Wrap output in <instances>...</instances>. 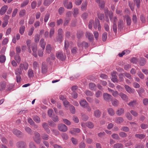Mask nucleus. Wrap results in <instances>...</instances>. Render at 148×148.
<instances>
[{
  "instance_id": "nucleus-45",
  "label": "nucleus",
  "mask_w": 148,
  "mask_h": 148,
  "mask_svg": "<svg viewBox=\"0 0 148 148\" xmlns=\"http://www.w3.org/2000/svg\"><path fill=\"white\" fill-rule=\"evenodd\" d=\"M70 110L71 112L74 114L75 112V110L74 107L72 105H71L70 107Z\"/></svg>"
},
{
  "instance_id": "nucleus-14",
  "label": "nucleus",
  "mask_w": 148,
  "mask_h": 148,
  "mask_svg": "<svg viewBox=\"0 0 148 148\" xmlns=\"http://www.w3.org/2000/svg\"><path fill=\"white\" fill-rule=\"evenodd\" d=\"M119 95L121 98L124 101L126 102L128 101V98L126 95L122 93H120Z\"/></svg>"
},
{
  "instance_id": "nucleus-4",
  "label": "nucleus",
  "mask_w": 148,
  "mask_h": 148,
  "mask_svg": "<svg viewBox=\"0 0 148 148\" xmlns=\"http://www.w3.org/2000/svg\"><path fill=\"white\" fill-rule=\"evenodd\" d=\"M32 48L33 52V55L35 57H37V51L38 49L37 45L35 43L32 44Z\"/></svg>"
},
{
  "instance_id": "nucleus-41",
  "label": "nucleus",
  "mask_w": 148,
  "mask_h": 148,
  "mask_svg": "<svg viewBox=\"0 0 148 148\" xmlns=\"http://www.w3.org/2000/svg\"><path fill=\"white\" fill-rule=\"evenodd\" d=\"M86 125L90 128H92L94 126L93 124L90 122H87L86 124Z\"/></svg>"
},
{
  "instance_id": "nucleus-12",
  "label": "nucleus",
  "mask_w": 148,
  "mask_h": 148,
  "mask_svg": "<svg viewBox=\"0 0 148 148\" xmlns=\"http://www.w3.org/2000/svg\"><path fill=\"white\" fill-rule=\"evenodd\" d=\"M8 19L9 16L7 15H5L4 17V21L2 24L3 27H4L7 25L8 23Z\"/></svg>"
},
{
  "instance_id": "nucleus-1",
  "label": "nucleus",
  "mask_w": 148,
  "mask_h": 148,
  "mask_svg": "<svg viewBox=\"0 0 148 148\" xmlns=\"http://www.w3.org/2000/svg\"><path fill=\"white\" fill-rule=\"evenodd\" d=\"M29 66L28 64L25 63L20 64L19 68H17L15 70V74L16 75H21L22 74V70L24 69L25 70L27 69Z\"/></svg>"
},
{
  "instance_id": "nucleus-11",
  "label": "nucleus",
  "mask_w": 148,
  "mask_h": 148,
  "mask_svg": "<svg viewBox=\"0 0 148 148\" xmlns=\"http://www.w3.org/2000/svg\"><path fill=\"white\" fill-rule=\"evenodd\" d=\"M85 36L90 40H91L93 39V36L92 34L88 32H87L85 33Z\"/></svg>"
},
{
  "instance_id": "nucleus-33",
  "label": "nucleus",
  "mask_w": 148,
  "mask_h": 148,
  "mask_svg": "<svg viewBox=\"0 0 148 148\" xmlns=\"http://www.w3.org/2000/svg\"><path fill=\"white\" fill-rule=\"evenodd\" d=\"M135 137L140 139H142L144 138L145 137V135L144 134H136L135 135Z\"/></svg>"
},
{
  "instance_id": "nucleus-37",
  "label": "nucleus",
  "mask_w": 148,
  "mask_h": 148,
  "mask_svg": "<svg viewBox=\"0 0 148 148\" xmlns=\"http://www.w3.org/2000/svg\"><path fill=\"white\" fill-rule=\"evenodd\" d=\"M51 45H48L46 47V50L47 53H49L51 52Z\"/></svg>"
},
{
  "instance_id": "nucleus-59",
  "label": "nucleus",
  "mask_w": 148,
  "mask_h": 148,
  "mask_svg": "<svg viewBox=\"0 0 148 148\" xmlns=\"http://www.w3.org/2000/svg\"><path fill=\"white\" fill-rule=\"evenodd\" d=\"M58 35L59 36H63V32L62 29L61 28H60L58 31Z\"/></svg>"
},
{
  "instance_id": "nucleus-27",
  "label": "nucleus",
  "mask_w": 148,
  "mask_h": 148,
  "mask_svg": "<svg viewBox=\"0 0 148 148\" xmlns=\"http://www.w3.org/2000/svg\"><path fill=\"white\" fill-rule=\"evenodd\" d=\"M25 26L23 25H21L20 27L19 32L21 35L23 34L24 33L25 30Z\"/></svg>"
},
{
  "instance_id": "nucleus-51",
  "label": "nucleus",
  "mask_w": 148,
  "mask_h": 148,
  "mask_svg": "<svg viewBox=\"0 0 148 148\" xmlns=\"http://www.w3.org/2000/svg\"><path fill=\"white\" fill-rule=\"evenodd\" d=\"M123 25V21L122 20H120L119 21L118 23V28H121Z\"/></svg>"
},
{
  "instance_id": "nucleus-62",
  "label": "nucleus",
  "mask_w": 148,
  "mask_h": 148,
  "mask_svg": "<svg viewBox=\"0 0 148 148\" xmlns=\"http://www.w3.org/2000/svg\"><path fill=\"white\" fill-rule=\"evenodd\" d=\"M70 21V19L68 17L66 18L65 20L64 24V26L67 25Z\"/></svg>"
},
{
  "instance_id": "nucleus-31",
  "label": "nucleus",
  "mask_w": 148,
  "mask_h": 148,
  "mask_svg": "<svg viewBox=\"0 0 148 148\" xmlns=\"http://www.w3.org/2000/svg\"><path fill=\"white\" fill-rule=\"evenodd\" d=\"M125 18L126 20V23L127 25H131V19L129 16L128 15H126L125 16Z\"/></svg>"
},
{
  "instance_id": "nucleus-61",
  "label": "nucleus",
  "mask_w": 148,
  "mask_h": 148,
  "mask_svg": "<svg viewBox=\"0 0 148 148\" xmlns=\"http://www.w3.org/2000/svg\"><path fill=\"white\" fill-rule=\"evenodd\" d=\"M99 6L101 8H103L105 6V3L103 1H101V2H99Z\"/></svg>"
},
{
  "instance_id": "nucleus-24",
  "label": "nucleus",
  "mask_w": 148,
  "mask_h": 148,
  "mask_svg": "<svg viewBox=\"0 0 148 148\" xmlns=\"http://www.w3.org/2000/svg\"><path fill=\"white\" fill-rule=\"evenodd\" d=\"M56 38L58 42L60 43H61L63 40V36L58 35Z\"/></svg>"
},
{
  "instance_id": "nucleus-43",
  "label": "nucleus",
  "mask_w": 148,
  "mask_h": 148,
  "mask_svg": "<svg viewBox=\"0 0 148 148\" xmlns=\"http://www.w3.org/2000/svg\"><path fill=\"white\" fill-rule=\"evenodd\" d=\"M89 88L92 90H94L96 87V85L93 83H90L89 84Z\"/></svg>"
},
{
  "instance_id": "nucleus-22",
  "label": "nucleus",
  "mask_w": 148,
  "mask_h": 148,
  "mask_svg": "<svg viewBox=\"0 0 148 148\" xmlns=\"http://www.w3.org/2000/svg\"><path fill=\"white\" fill-rule=\"evenodd\" d=\"M112 105L114 106H117L119 104V101L116 99H114L112 101Z\"/></svg>"
},
{
  "instance_id": "nucleus-15",
  "label": "nucleus",
  "mask_w": 148,
  "mask_h": 148,
  "mask_svg": "<svg viewBox=\"0 0 148 148\" xmlns=\"http://www.w3.org/2000/svg\"><path fill=\"white\" fill-rule=\"evenodd\" d=\"M28 76L29 78L32 77L34 76L33 70L32 69H29L27 72Z\"/></svg>"
},
{
  "instance_id": "nucleus-32",
  "label": "nucleus",
  "mask_w": 148,
  "mask_h": 148,
  "mask_svg": "<svg viewBox=\"0 0 148 148\" xmlns=\"http://www.w3.org/2000/svg\"><path fill=\"white\" fill-rule=\"evenodd\" d=\"M25 131L29 134L31 135L32 134V130L28 127H26L25 128Z\"/></svg>"
},
{
  "instance_id": "nucleus-53",
  "label": "nucleus",
  "mask_w": 148,
  "mask_h": 148,
  "mask_svg": "<svg viewBox=\"0 0 148 148\" xmlns=\"http://www.w3.org/2000/svg\"><path fill=\"white\" fill-rule=\"evenodd\" d=\"M127 52H128V53H129L130 52V51H126L125 50L123 51L121 53H119V56L120 57H122L123 55L126 53Z\"/></svg>"
},
{
  "instance_id": "nucleus-35",
  "label": "nucleus",
  "mask_w": 148,
  "mask_h": 148,
  "mask_svg": "<svg viewBox=\"0 0 148 148\" xmlns=\"http://www.w3.org/2000/svg\"><path fill=\"white\" fill-rule=\"evenodd\" d=\"M14 59L17 63H19L21 61V58L19 54H16L14 57Z\"/></svg>"
},
{
  "instance_id": "nucleus-49",
  "label": "nucleus",
  "mask_w": 148,
  "mask_h": 148,
  "mask_svg": "<svg viewBox=\"0 0 148 148\" xmlns=\"http://www.w3.org/2000/svg\"><path fill=\"white\" fill-rule=\"evenodd\" d=\"M94 21L93 20H90V21L89 24L88 25V27L90 29H91L92 28V24L94 23Z\"/></svg>"
},
{
  "instance_id": "nucleus-3",
  "label": "nucleus",
  "mask_w": 148,
  "mask_h": 148,
  "mask_svg": "<svg viewBox=\"0 0 148 148\" xmlns=\"http://www.w3.org/2000/svg\"><path fill=\"white\" fill-rule=\"evenodd\" d=\"M34 136L33 138L34 141L38 144H39L41 142L40 135L37 132H35L34 134Z\"/></svg>"
},
{
  "instance_id": "nucleus-55",
  "label": "nucleus",
  "mask_w": 148,
  "mask_h": 148,
  "mask_svg": "<svg viewBox=\"0 0 148 148\" xmlns=\"http://www.w3.org/2000/svg\"><path fill=\"white\" fill-rule=\"evenodd\" d=\"M34 27H32L29 30L28 33V35L29 36H30L32 35L34 30Z\"/></svg>"
},
{
  "instance_id": "nucleus-29",
  "label": "nucleus",
  "mask_w": 148,
  "mask_h": 148,
  "mask_svg": "<svg viewBox=\"0 0 148 148\" xmlns=\"http://www.w3.org/2000/svg\"><path fill=\"white\" fill-rule=\"evenodd\" d=\"M41 137L42 139L45 140H47L49 139V136L46 133H44L42 134Z\"/></svg>"
},
{
  "instance_id": "nucleus-58",
  "label": "nucleus",
  "mask_w": 148,
  "mask_h": 148,
  "mask_svg": "<svg viewBox=\"0 0 148 148\" xmlns=\"http://www.w3.org/2000/svg\"><path fill=\"white\" fill-rule=\"evenodd\" d=\"M140 127L142 129H145L148 127V125L147 124L143 123L140 125Z\"/></svg>"
},
{
  "instance_id": "nucleus-21",
  "label": "nucleus",
  "mask_w": 148,
  "mask_h": 148,
  "mask_svg": "<svg viewBox=\"0 0 148 148\" xmlns=\"http://www.w3.org/2000/svg\"><path fill=\"white\" fill-rule=\"evenodd\" d=\"M34 120L37 123H40V119L39 117L37 115H34L33 117Z\"/></svg>"
},
{
  "instance_id": "nucleus-13",
  "label": "nucleus",
  "mask_w": 148,
  "mask_h": 148,
  "mask_svg": "<svg viewBox=\"0 0 148 148\" xmlns=\"http://www.w3.org/2000/svg\"><path fill=\"white\" fill-rule=\"evenodd\" d=\"M111 95L107 93H104L103 94V97L104 99L106 101H108L111 97Z\"/></svg>"
},
{
  "instance_id": "nucleus-57",
  "label": "nucleus",
  "mask_w": 148,
  "mask_h": 148,
  "mask_svg": "<svg viewBox=\"0 0 148 148\" xmlns=\"http://www.w3.org/2000/svg\"><path fill=\"white\" fill-rule=\"evenodd\" d=\"M29 148H36V146L35 145L34 143L31 142L29 144Z\"/></svg>"
},
{
  "instance_id": "nucleus-2",
  "label": "nucleus",
  "mask_w": 148,
  "mask_h": 148,
  "mask_svg": "<svg viewBox=\"0 0 148 148\" xmlns=\"http://www.w3.org/2000/svg\"><path fill=\"white\" fill-rule=\"evenodd\" d=\"M56 57L58 59L62 61L64 60L66 58L65 54L63 53L62 51H58L56 54Z\"/></svg>"
},
{
  "instance_id": "nucleus-8",
  "label": "nucleus",
  "mask_w": 148,
  "mask_h": 148,
  "mask_svg": "<svg viewBox=\"0 0 148 148\" xmlns=\"http://www.w3.org/2000/svg\"><path fill=\"white\" fill-rule=\"evenodd\" d=\"M16 145L19 148H26V143L23 141L18 142L16 143Z\"/></svg>"
},
{
  "instance_id": "nucleus-60",
  "label": "nucleus",
  "mask_w": 148,
  "mask_h": 148,
  "mask_svg": "<svg viewBox=\"0 0 148 148\" xmlns=\"http://www.w3.org/2000/svg\"><path fill=\"white\" fill-rule=\"evenodd\" d=\"M42 126L44 130L48 128L49 126L46 123H44L42 124Z\"/></svg>"
},
{
  "instance_id": "nucleus-39",
  "label": "nucleus",
  "mask_w": 148,
  "mask_h": 148,
  "mask_svg": "<svg viewBox=\"0 0 148 148\" xmlns=\"http://www.w3.org/2000/svg\"><path fill=\"white\" fill-rule=\"evenodd\" d=\"M123 121V119L121 117L117 118L115 121V122L118 123H122Z\"/></svg>"
},
{
  "instance_id": "nucleus-16",
  "label": "nucleus",
  "mask_w": 148,
  "mask_h": 148,
  "mask_svg": "<svg viewBox=\"0 0 148 148\" xmlns=\"http://www.w3.org/2000/svg\"><path fill=\"white\" fill-rule=\"evenodd\" d=\"M13 134L18 136H19L22 134V133L20 131L17 129H14L12 131Z\"/></svg>"
},
{
  "instance_id": "nucleus-20",
  "label": "nucleus",
  "mask_w": 148,
  "mask_h": 148,
  "mask_svg": "<svg viewBox=\"0 0 148 148\" xmlns=\"http://www.w3.org/2000/svg\"><path fill=\"white\" fill-rule=\"evenodd\" d=\"M124 112V110L123 108H120L118 109L116 112V114L119 116H120L123 114Z\"/></svg>"
},
{
  "instance_id": "nucleus-10",
  "label": "nucleus",
  "mask_w": 148,
  "mask_h": 148,
  "mask_svg": "<svg viewBox=\"0 0 148 148\" xmlns=\"http://www.w3.org/2000/svg\"><path fill=\"white\" fill-rule=\"evenodd\" d=\"M125 87L127 91L129 93H134L135 92V90L133 88H132L130 86L127 85H125Z\"/></svg>"
},
{
  "instance_id": "nucleus-28",
  "label": "nucleus",
  "mask_w": 148,
  "mask_h": 148,
  "mask_svg": "<svg viewBox=\"0 0 148 148\" xmlns=\"http://www.w3.org/2000/svg\"><path fill=\"white\" fill-rule=\"evenodd\" d=\"M94 114L95 116L96 117L98 118L100 117L101 112L99 110H97L94 111Z\"/></svg>"
},
{
  "instance_id": "nucleus-30",
  "label": "nucleus",
  "mask_w": 148,
  "mask_h": 148,
  "mask_svg": "<svg viewBox=\"0 0 148 148\" xmlns=\"http://www.w3.org/2000/svg\"><path fill=\"white\" fill-rule=\"evenodd\" d=\"M114 148H123V145L121 143H117L114 145Z\"/></svg>"
},
{
  "instance_id": "nucleus-52",
  "label": "nucleus",
  "mask_w": 148,
  "mask_h": 148,
  "mask_svg": "<svg viewBox=\"0 0 148 148\" xmlns=\"http://www.w3.org/2000/svg\"><path fill=\"white\" fill-rule=\"evenodd\" d=\"M50 16L49 13H47L45 15L44 21L45 22H46L48 20Z\"/></svg>"
},
{
  "instance_id": "nucleus-34",
  "label": "nucleus",
  "mask_w": 148,
  "mask_h": 148,
  "mask_svg": "<svg viewBox=\"0 0 148 148\" xmlns=\"http://www.w3.org/2000/svg\"><path fill=\"white\" fill-rule=\"evenodd\" d=\"M141 0H134V2L136 5L137 8H139Z\"/></svg>"
},
{
  "instance_id": "nucleus-56",
  "label": "nucleus",
  "mask_w": 148,
  "mask_h": 148,
  "mask_svg": "<svg viewBox=\"0 0 148 148\" xmlns=\"http://www.w3.org/2000/svg\"><path fill=\"white\" fill-rule=\"evenodd\" d=\"M63 121L64 123L68 125H70L71 124V122L68 120L66 119H63Z\"/></svg>"
},
{
  "instance_id": "nucleus-26",
  "label": "nucleus",
  "mask_w": 148,
  "mask_h": 148,
  "mask_svg": "<svg viewBox=\"0 0 148 148\" xmlns=\"http://www.w3.org/2000/svg\"><path fill=\"white\" fill-rule=\"evenodd\" d=\"M108 112L109 114L111 116H113L115 114V112L114 110L111 108H110L108 109Z\"/></svg>"
},
{
  "instance_id": "nucleus-46",
  "label": "nucleus",
  "mask_w": 148,
  "mask_h": 148,
  "mask_svg": "<svg viewBox=\"0 0 148 148\" xmlns=\"http://www.w3.org/2000/svg\"><path fill=\"white\" fill-rule=\"evenodd\" d=\"M54 33V28H51L50 29V32H49V37L51 38L52 37Z\"/></svg>"
},
{
  "instance_id": "nucleus-25",
  "label": "nucleus",
  "mask_w": 148,
  "mask_h": 148,
  "mask_svg": "<svg viewBox=\"0 0 148 148\" xmlns=\"http://www.w3.org/2000/svg\"><path fill=\"white\" fill-rule=\"evenodd\" d=\"M0 86L1 88H0V90H4L5 88L6 84L4 82H2L0 83Z\"/></svg>"
},
{
  "instance_id": "nucleus-48",
  "label": "nucleus",
  "mask_w": 148,
  "mask_h": 148,
  "mask_svg": "<svg viewBox=\"0 0 148 148\" xmlns=\"http://www.w3.org/2000/svg\"><path fill=\"white\" fill-rule=\"evenodd\" d=\"M52 117L53 120L55 122H58L59 121V119L57 116L54 115Z\"/></svg>"
},
{
  "instance_id": "nucleus-19",
  "label": "nucleus",
  "mask_w": 148,
  "mask_h": 148,
  "mask_svg": "<svg viewBox=\"0 0 148 148\" xmlns=\"http://www.w3.org/2000/svg\"><path fill=\"white\" fill-rule=\"evenodd\" d=\"M42 72L43 73H45L47 72V66L46 64H42Z\"/></svg>"
},
{
  "instance_id": "nucleus-47",
  "label": "nucleus",
  "mask_w": 148,
  "mask_h": 148,
  "mask_svg": "<svg viewBox=\"0 0 148 148\" xmlns=\"http://www.w3.org/2000/svg\"><path fill=\"white\" fill-rule=\"evenodd\" d=\"M126 117L129 120H131L132 119V116L129 112L126 113Z\"/></svg>"
},
{
  "instance_id": "nucleus-63",
  "label": "nucleus",
  "mask_w": 148,
  "mask_h": 148,
  "mask_svg": "<svg viewBox=\"0 0 148 148\" xmlns=\"http://www.w3.org/2000/svg\"><path fill=\"white\" fill-rule=\"evenodd\" d=\"M37 5V3L36 1H34L31 3V7L32 9H34Z\"/></svg>"
},
{
  "instance_id": "nucleus-18",
  "label": "nucleus",
  "mask_w": 148,
  "mask_h": 148,
  "mask_svg": "<svg viewBox=\"0 0 148 148\" xmlns=\"http://www.w3.org/2000/svg\"><path fill=\"white\" fill-rule=\"evenodd\" d=\"M80 130L78 128H73L71 129L70 132L72 134H74L75 133H79L80 132Z\"/></svg>"
},
{
  "instance_id": "nucleus-36",
  "label": "nucleus",
  "mask_w": 148,
  "mask_h": 148,
  "mask_svg": "<svg viewBox=\"0 0 148 148\" xmlns=\"http://www.w3.org/2000/svg\"><path fill=\"white\" fill-rule=\"evenodd\" d=\"M6 60V58L5 56H0V62L1 63H4Z\"/></svg>"
},
{
  "instance_id": "nucleus-50",
  "label": "nucleus",
  "mask_w": 148,
  "mask_h": 148,
  "mask_svg": "<svg viewBox=\"0 0 148 148\" xmlns=\"http://www.w3.org/2000/svg\"><path fill=\"white\" fill-rule=\"evenodd\" d=\"M29 2L28 0H26L23 1L21 4V6L22 7H24L27 5Z\"/></svg>"
},
{
  "instance_id": "nucleus-6",
  "label": "nucleus",
  "mask_w": 148,
  "mask_h": 148,
  "mask_svg": "<svg viewBox=\"0 0 148 148\" xmlns=\"http://www.w3.org/2000/svg\"><path fill=\"white\" fill-rule=\"evenodd\" d=\"M94 28L96 29L97 28L98 31H100L101 29V27L100 25L99 21L98 19L95 20V22L93 25Z\"/></svg>"
},
{
  "instance_id": "nucleus-9",
  "label": "nucleus",
  "mask_w": 148,
  "mask_h": 148,
  "mask_svg": "<svg viewBox=\"0 0 148 148\" xmlns=\"http://www.w3.org/2000/svg\"><path fill=\"white\" fill-rule=\"evenodd\" d=\"M64 5L65 8L67 9H71L72 7V3L71 2H68V0L64 1Z\"/></svg>"
},
{
  "instance_id": "nucleus-54",
  "label": "nucleus",
  "mask_w": 148,
  "mask_h": 148,
  "mask_svg": "<svg viewBox=\"0 0 148 148\" xmlns=\"http://www.w3.org/2000/svg\"><path fill=\"white\" fill-rule=\"evenodd\" d=\"M136 101H133L130 102L128 105L130 106L133 107L134 106L136 105Z\"/></svg>"
},
{
  "instance_id": "nucleus-5",
  "label": "nucleus",
  "mask_w": 148,
  "mask_h": 148,
  "mask_svg": "<svg viewBox=\"0 0 148 148\" xmlns=\"http://www.w3.org/2000/svg\"><path fill=\"white\" fill-rule=\"evenodd\" d=\"M58 130L61 132H66L67 130V127L63 124H59L58 126Z\"/></svg>"
},
{
  "instance_id": "nucleus-44",
  "label": "nucleus",
  "mask_w": 148,
  "mask_h": 148,
  "mask_svg": "<svg viewBox=\"0 0 148 148\" xmlns=\"http://www.w3.org/2000/svg\"><path fill=\"white\" fill-rule=\"evenodd\" d=\"M107 34L106 32H105L103 33L102 35V38L103 41H105L107 38Z\"/></svg>"
},
{
  "instance_id": "nucleus-7",
  "label": "nucleus",
  "mask_w": 148,
  "mask_h": 148,
  "mask_svg": "<svg viewBox=\"0 0 148 148\" xmlns=\"http://www.w3.org/2000/svg\"><path fill=\"white\" fill-rule=\"evenodd\" d=\"M113 13L112 12L110 11L108 14V12H107V13L106 14V16H108V15L109 16V17L110 18V20L112 21H113L114 23H116V22L117 21V19L115 17L113 18H112V16Z\"/></svg>"
},
{
  "instance_id": "nucleus-64",
  "label": "nucleus",
  "mask_w": 148,
  "mask_h": 148,
  "mask_svg": "<svg viewBox=\"0 0 148 148\" xmlns=\"http://www.w3.org/2000/svg\"><path fill=\"white\" fill-rule=\"evenodd\" d=\"M72 97L74 99H76L77 97V94L75 91H73L71 94Z\"/></svg>"
},
{
  "instance_id": "nucleus-42",
  "label": "nucleus",
  "mask_w": 148,
  "mask_h": 148,
  "mask_svg": "<svg viewBox=\"0 0 148 148\" xmlns=\"http://www.w3.org/2000/svg\"><path fill=\"white\" fill-rule=\"evenodd\" d=\"M146 62L145 59L144 58H141L140 62V65L141 66H143Z\"/></svg>"
},
{
  "instance_id": "nucleus-40",
  "label": "nucleus",
  "mask_w": 148,
  "mask_h": 148,
  "mask_svg": "<svg viewBox=\"0 0 148 148\" xmlns=\"http://www.w3.org/2000/svg\"><path fill=\"white\" fill-rule=\"evenodd\" d=\"M53 1V0H45L44 4L45 5L47 6L51 4Z\"/></svg>"
},
{
  "instance_id": "nucleus-23",
  "label": "nucleus",
  "mask_w": 148,
  "mask_h": 148,
  "mask_svg": "<svg viewBox=\"0 0 148 148\" xmlns=\"http://www.w3.org/2000/svg\"><path fill=\"white\" fill-rule=\"evenodd\" d=\"M84 108L86 109L88 111H90L91 110L90 107L88 106V103L86 101L84 100Z\"/></svg>"
},
{
  "instance_id": "nucleus-38",
  "label": "nucleus",
  "mask_w": 148,
  "mask_h": 148,
  "mask_svg": "<svg viewBox=\"0 0 148 148\" xmlns=\"http://www.w3.org/2000/svg\"><path fill=\"white\" fill-rule=\"evenodd\" d=\"M33 65V69L34 71L36 70L37 68L38 67V63L36 61L34 62Z\"/></svg>"
},
{
  "instance_id": "nucleus-17",
  "label": "nucleus",
  "mask_w": 148,
  "mask_h": 148,
  "mask_svg": "<svg viewBox=\"0 0 148 148\" xmlns=\"http://www.w3.org/2000/svg\"><path fill=\"white\" fill-rule=\"evenodd\" d=\"M39 43L41 48L43 49H44L46 45L44 39L43 38L41 39Z\"/></svg>"
}]
</instances>
